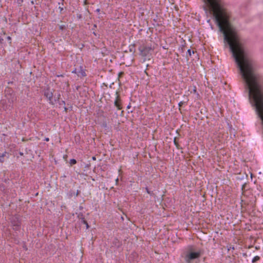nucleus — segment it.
I'll use <instances>...</instances> for the list:
<instances>
[{"mask_svg":"<svg viewBox=\"0 0 263 263\" xmlns=\"http://www.w3.org/2000/svg\"><path fill=\"white\" fill-rule=\"evenodd\" d=\"M44 96L48 99L50 103L54 105L59 101L61 95L58 91L48 88L45 90Z\"/></svg>","mask_w":263,"mask_h":263,"instance_id":"f257e3e1","label":"nucleus"},{"mask_svg":"<svg viewBox=\"0 0 263 263\" xmlns=\"http://www.w3.org/2000/svg\"><path fill=\"white\" fill-rule=\"evenodd\" d=\"M201 256V252L198 251L196 252L189 250L185 253L184 259L186 263H193L196 259L199 258Z\"/></svg>","mask_w":263,"mask_h":263,"instance_id":"f03ea898","label":"nucleus"},{"mask_svg":"<svg viewBox=\"0 0 263 263\" xmlns=\"http://www.w3.org/2000/svg\"><path fill=\"white\" fill-rule=\"evenodd\" d=\"M72 72L77 73L79 77H84L86 76L85 70L80 66L78 68H76Z\"/></svg>","mask_w":263,"mask_h":263,"instance_id":"7ed1b4c3","label":"nucleus"},{"mask_svg":"<svg viewBox=\"0 0 263 263\" xmlns=\"http://www.w3.org/2000/svg\"><path fill=\"white\" fill-rule=\"evenodd\" d=\"M114 105L119 110L122 108L121 100L119 96L116 97V99L114 102Z\"/></svg>","mask_w":263,"mask_h":263,"instance_id":"20e7f679","label":"nucleus"},{"mask_svg":"<svg viewBox=\"0 0 263 263\" xmlns=\"http://www.w3.org/2000/svg\"><path fill=\"white\" fill-rule=\"evenodd\" d=\"M152 50L151 47H144L143 49L141 50V53L146 56L150 51Z\"/></svg>","mask_w":263,"mask_h":263,"instance_id":"39448f33","label":"nucleus"},{"mask_svg":"<svg viewBox=\"0 0 263 263\" xmlns=\"http://www.w3.org/2000/svg\"><path fill=\"white\" fill-rule=\"evenodd\" d=\"M108 120L105 119L103 120V123H102V126L105 128V130L106 131L109 128L108 126Z\"/></svg>","mask_w":263,"mask_h":263,"instance_id":"423d86ee","label":"nucleus"},{"mask_svg":"<svg viewBox=\"0 0 263 263\" xmlns=\"http://www.w3.org/2000/svg\"><path fill=\"white\" fill-rule=\"evenodd\" d=\"M12 226L13 227V229H15V230H17V228L20 226V222L17 221H12Z\"/></svg>","mask_w":263,"mask_h":263,"instance_id":"0eeeda50","label":"nucleus"},{"mask_svg":"<svg viewBox=\"0 0 263 263\" xmlns=\"http://www.w3.org/2000/svg\"><path fill=\"white\" fill-rule=\"evenodd\" d=\"M81 221L82 222H83L84 224H86V228L88 229L89 226H88V224L87 222V221L83 218H81Z\"/></svg>","mask_w":263,"mask_h":263,"instance_id":"6e6552de","label":"nucleus"},{"mask_svg":"<svg viewBox=\"0 0 263 263\" xmlns=\"http://www.w3.org/2000/svg\"><path fill=\"white\" fill-rule=\"evenodd\" d=\"M259 258H259V256H255V257L253 258V259H252V262H253V263H254V262H255L256 261H257V260H258L259 259Z\"/></svg>","mask_w":263,"mask_h":263,"instance_id":"1a4fd4ad","label":"nucleus"},{"mask_svg":"<svg viewBox=\"0 0 263 263\" xmlns=\"http://www.w3.org/2000/svg\"><path fill=\"white\" fill-rule=\"evenodd\" d=\"M77 163V161L75 159H72L70 160V164L71 165L75 164Z\"/></svg>","mask_w":263,"mask_h":263,"instance_id":"9d476101","label":"nucleus"},{"mask_svg":"<svg viewBox=\"0 0 263 263\" xmlns=\"http://www.w3.org/2000/svg\"><path fill=\"white\" fill-rule=\"evenodd\" d=\"M187 53H188V54H189V55L190 56H191V55H192V53H194V51H191V49H189V50H187Z\"/></svg>","mask_w":263,"mask_h":263,"instance_id":"9b49d317","label":"nucleus"},{"mask_svg":"<svg viewBox=\"0 0 263 263\" xmlns=\"http://www.w3.org/2000/svg\"><path fill=\"white\" fill-rule=\"evenodd\" d=\"M185 103V102L184 101H181L179 103V106L180 107V106H182L183 105V104H184Z\"/></svg>","mask_w":263,"mask_h":263,"instance_id":"f8f14e48","label":"nucleus"},{"mask_svg":"<svg viewBox=\"0 0 263 263\" xmlns=\"http://www.w3.org/2000/svg\"><path fill=\"white\" fill-rule=\"evenodd\" d=\"M193 91L194 93H196V88L195 86H194Z\"/></svg>","mask_w":263,"mask_h":263,"instance_id":"ddd939ff","label":"nucleus"},{"mask_svg":"<svg viewBox=\"0 0 263 263\" xmlns=\"http://www.w3.org/2000/svg\"><path fill=\"white\" fill-rule=\"evenodd\" d=\"M0 161L2 163L4 162V160H3V158H1V157L0 158Z\"/></svg>","mask_w":263,"mask_h":263,"instance_id":"4468645a","label":"nucleus"},{"mask_svg":"<svg viewBox=\"0 0 263 263\" xmlns=\"http://www.w3.org/2000/svg\"><path fill=\"white\" fill-rule=\"evenodd\" d=\"M5 156V154H3L1 156V158H3Z\"/></svg>","mask_w":263,"mask_h":263,"instance_id":"2eb2a0df","label":"nucleus"},{"mask_svg":"<svg viewBox=\"0 0 263 263\" xmlns=\"http://www.w3.org/2000/svg\"><path fill=\"white\" fill-rule=\"evenodd\" d=\"M45 140H46V141H48L49 140V138H45Z\"/></svg>","mask_w":263,"mask_h":263,"instance_id":"dca6fc26","label":"nucleus"},{"mask_svg":"<svg viewBox=\"0 0 263 263\" xmlns=\"http://www.w3.org/2000/svg\"><path fill=\"white\" fill-rule=\"evenodd\" d=\"M92 159L95 160L96 159V157H92Z\"/></svg>","mask_w":263,"mask_h":263,"instance_id":"f3484780","label":"nucleus"},{"mask_svg":"<svg viewBox=\"0 0 263 263\" xmlns=\"http://www.w3.org/2000/svg\"><path fill=\"white\" fill-rule=\"evenodd\" d=\"M146 191H147V193H148V194L150 193L149 191H148V189H147V188H146Z\"/></svg>","mask_w":263,"mask_h":263,"instance_id":"a211bd4d","label":"nucleus"},{"mask_svg":"<svg viewBox=\"0 0 263 263\" xmlns=\"http://www.w3.org/2000/svg\"><path fill=\"white\" fill-rule=\"evenodd\" d=\"M174 143L177 145V142H176V140L175 139L174 140Z\"/></svg>","mask_w":263,"mask_h":263,"instance_id":"6ab92c4d","label":"nucleus"},{"mask_svg":"<svg viewBox=\"0 0 263 263\" xmlns=\"http://www.w3.org/2000/svg\"><path fill=\"white\" fill-rule=\"evenodd\" d=\"M7 38H8V40H10V39H11V38H10V36H8V37H7Z\"/></svg>","mask_w":263,"mask_h":263,"instance_id":"aec40b11","label":"nucleus"},{"mask_svg":"<svg viewBox=\"0 0 263 263\" xmlns=\"http://www.w3.org/2000/svg\"><path fill=\"white\" fill-rule=\"evenodd\" d=\"M20 155H23V153H20Z\"/></svg>","mask_w":263,"mask_h":263,"instance_id":"412c9836","label":"nucleus"},{"mask_svg":"<svg viewBox=\"0 0 263 263\" xmlns=\"http://www.w3.org/2000/svg\"><path fill=\"white\" fill-rule=\"evenodd\" d=\"M2 40H1V39H0V42H1V41H2Z\"/></svg>","mask_w":263,"mask_h":263,"instance_id":"4be33fe9","label":"nucleus"}]
</instances>
